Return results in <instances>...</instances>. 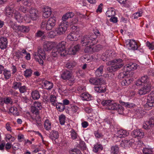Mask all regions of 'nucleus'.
<instances>
[{
  "label": "nucleus",
  "mask_w": 154,
  "mask_h": 154,
  "mask_svg": "<svg viewBox=\"0 0 154 154\" xmlns=\"http://www.w3.org/2000/svg\"><path fill=\"white\" fill-rule=\"evenodd\" d=\"M4 103L8 104H12L13 101L12 99L10 97H8L2 99L0 102V104H3Z\"/></svg>",
  "instance_id": "obj_26"
},
{
  "label": "nucleus",
  "mask_w": 154,
  "mask_h": 154,
  "mask_svg": "<svg viewBox=\"0 0 154 154\" xmlns=\"http://www.w3.org/2000/svg\"><path fill=\"white\" fill-rule=\"evenodd\" d=\"M56 18L55 17H51L47 21H42L41 24V27L43 29H45L50 30L53 28L56 24Z\"/></svg>",
  "instance_id": "obj_5"
},
{
  "label": "nucleus",
  "mask_w": 154,
  "mask_h": 154,
  "mask_svg": "<svg viewBox=\"0 0 154 154\" xmlns=\"http://www.w3.org/2000/svg\"><path fill=\"white\" fill-rule=\"evenodd\" d=\"M44 88L48 90H50L53 88L54 84L52 82L47 81H45L43 83Z\"/></svg>",
  "instance_id": "obj_28"
},
{
  "label": "nucleus",
  "mask_w": 154,
  "mask_h": 154,
  "mask_svg": "<svg viewBox=\"0 0 154 154\" xmlns=\"http://www.w3.org/2000/svg\"><path fill=\"white\" fill-rule=\"evenodd\" d=\"M144 111L140 108L137 109L135 110L134 115L136 117L140 119L143 117L144 115Z\"/></svg>",
  "instance_id": "obj_24"
},
{
  "label": "nucleus",
  "mask_w": 154,
  "mask_h": 154,
  "mask_svg": "<svg viewBox=\"0 0 154 154\" xmlns=\"http://www.w3.org/2000/svg\"><path fill=\"white\" fill-rule=\"evenodd\" d=\"M71 111L72 112L73 114H78L80 111L79 108L76 105H74L71 107Z\"/></svg>",
  "instance_id": "obj_48"
},
{
  "label": "nucleus",
  "mask_w": 154,
  "mask_h": 154,
  "mask_svg": "<svg viewBox=\"0 0 154 154\" xmlns=\"http://www.w3.org/2000/svg\"><path fill=\"white\" fill-rule=\"evenodd\" d=\"M142 13V12L141 11L137 12L133 14V17L134 19L137 18L141 16Z\"/></svg>",
  "instance_id": "obj_62"
},
{
  "label": "nucleus",
  "mask_w": 154,
  "mask_h": 154,
  "mask_svg": "<svg viewBox=\"0 0 154 154\" xmlns=\"http://www.w3.org/2000/svg\"><path fill=\"white\" fill-rule=\"evenodd\" d=\"M74 13L72 12L67 13L64 15L62 17V21L61 22H67L66 20L69 18H72L74 16Z\"/></svg>",
  "instance_id": "obj_27"
},
{
  "label": "nucleus",
  "mask_w": 154,
  "mask_h": 154,
  "mask_svg": "<svg viewBox=\"0 0 154 154\" xmlns=\"http://www.w3.org/2000/svg\"><path fill=\"white\" fill-rule=\"evenodd\" d=\"M141 82H143L144 85H148V84L151 85V84L150 82V79H149L147 75H144L142 76L140 79Z\"/></svg>",
  "instance_id": "obj_30"
},
{
  "label": "nucleus",
  "mask_w": 154,
  "mask_h": 154,
  "mask_svg": "<svg viewBox=\"0 0 154 154\" xmlns=\"http://www.w3.org/2000/svg\"><path fill=\"white\" fill-rule=\"evenodd\" d=\"M78 36L75 33H70L67 36V39L70 41H76Z\"/></svg>",
  "instance_id": "obj_31"
},
{
  "label": "nucleus",
  "mask_w": 154,
  "mask_h": 154,
  "mask_svg": "<svg viewBox=\"0 0 154 154\" xmlns=\"http://www.w3.org/2000/svg\"><path fill=\"white\" fill-rule=\"evenodd\" d=\"M9 111L10 112L12 113L13 114L16 116L19 115V112L17 109L16 107H11L9 109Z\"/></svg>",
  "instance_id": "obj_44"
},
{
  "label": "nucleus",
  "mask_w": 154,
  "mask_h": 154,
  "mask_svg": "<svg viewBox=\"0 0 154 154\" xmlns=\"http://www.w3.org/2000/svg\"><path fill=\"white\" fill-rule=\"evenodd\" d=\"M53 46L52 44L49 42L46 43L44 45V47L46 51L50 50L53 48Z\"/></svg>",
  "instance_id": "obj_42"
},
{
  "label": "nucleus",
  "mask_w": 154,
  "mask_h": 154,
  "mask_svg": "<svg viewBox=\"0 0 154 154\" xmlns=\"http://www.w3.org/2000/svg\"><path fill=\"white\" fill-rule=\"evenodd\" d=\"M50 101L51 104L54 106H55L56 104V102H57L56 97L54 95H51L50 97Z\"/></svg>",
  "instance_id": "obj_51"
},
{
  "label": "nucleus",
  "mask_w": 154,
  "mask_h": 154,
  "mask_svg": "<svg viewBox=\"0 0 154 154\" xmlns=\"http://www.w3.org/2000/svg\"><path fill=\"white\" fill-rule=\"evenodd\" d=\"M106 15L108 17H111L115 15L116 13L115 11L111 8L108 10L106 12Z\"/></svg>",
  "instance_id": "obj_45"
},
{
  "label": "nucleus",
  "mask_w": 154,
  "mask_h": 154,
  "mask_svg": "<svg viewBox=\"0 0 154 154\" xmlns=\"http://www.w3.org/2000/svg\"><path fill=\"white\" fill-rule=\"evenodd\" d=\"M103 66L102 65L97 69L95 72V74L96 76L99 77L102 75L103 71Z\"/></svg>",
  "instance_id": "obj_38"
},
{
  "label": "nucleus",
  "mask_w": 154,
  "mask_h": 154,
  "mask_svg": "<svg viewBox=\"0 0 154 154\" xmlns=\"http://www.w3.org/2000/svg\"><path fill=\"white\" fill-rule=\"evenodd\" d=\"M131 82V80L129 78H127L121 82V84L122 86H128Z\"/></svg>",
  "instance_id": "obj_43"
},
{
  "label": "nucleus",
  "mask_w": 154,
  "mask_h": 154,
  "mask_svg": "<svg viewBox=\"0 0 154 154\" xmlns=\"http://www.w3.org/2000/svg\"><path fill=\"white\" fill-rule=\"evenodd\" d=\"M80 97L83 100L89 101L91 100V95L87 93H83Z\"/></svg>",
  "instance_id": "obj_32"
},
{
  "label": "nucleus",
  "mask_w": 154,
  "mask_h": 154,
  "mask_svg": "<svg viewBox=\"0 0 154 154\" xmlns=\"http://www.w3.org/2000/svg\"><path fill=\"white\" fill-rule=\"evenodd\" d=\"M68 22H61L57 28L55 29L57 34L61 35L65 33L66 31L68 26Z\"/></svg>",
  "instance_id": "obj_9"
},
{
  "label": "nucleus",
  "mask_w": 154,
  "mask_h": 154,
  "mask_svg": "<svg viewBox=\"0 0 154 154\" xmlns=\"http://www.w3.org/2000/svg\"><path fill=\"white\" fill-rule=\"evenodd\" d=\"M42 108L41 103L36 101L34 102L33 106L31 107V112L33 115L32 119L33 120L35 121L37 125L39 126L41 125V118L39 115V110L41 109Z\"/></svg>",
  "instance_id": "obj_1"
},
{
  "label": "nucleus",
  "mask_w": 154,
  "mask_h": 154,
  "mask_svg": "<svg viewBox=\"0 0 154 154\" xmlns=\"http://www.w3.org/2000/svg\"><path fill=\"white\" fill-rule=\"evenodd\" d=\"M99 34V31L97 33L91 35H85L82 38L81 43L83 46H86L89 44H94L96 43L95 39L97 38L96 34Z\"/></svg>",
  "instance_id": "obj_4"
},
{
  "label": "nucleus",
  "mask_w": 154,
  "mask_h": 154,
  "mask_svg": "<svg viewBox=\"0 0 154 154\" xmlns=\"http://www.w3.org/2000/svg\"><path fill=\"white\" fill-rule=\"evenodd\" d=\"M44 127L47 131L50 130L51 128V122L48 119L45 120L44 123Z\"/></svg>",
  "instance_id": "obj_34"
},
{
  "label": "nucleus",
  "mask_w": 154,
  "mask_h": 154,
  "mask_svg": "<svg viewBox=\"0 0 154 154\" xmlns=\"http://www.w3.org/2000/svg\"><path fill=\"white\" fill-rule=\"evenodd\" d=\"M129 133L126 131L121 129L117 131L116 136L119 138L125 137Z\"/></svg>",
  "instance_id": "obj_20"
},
{
  "label": "nucleus",
  "mask_w": 154,
  "mask_h": 154,
  "mask_svg": "<svg viewBox=\"0 0 154 154\" xmlns=\"http://www.w3.org/2000/svg\"><path fill=\"white\" fill-rule=\"evenodd\" d=\"M108 109L116 110L120 114H122L124 110V108L121 105L116 103H112L109 106Z\"/></svg>",
  "instance_id": "obj_10"
},
{
  "label": "nucleus",
  "mask_w": 154,
  "mask_h": 154,
  "mask_svg": "<svg viewBox=\"0 0 154 154\" xmlns=\"http://www.w3.org/2000/svg\"><path fill=\"white\" fill-rule=\"evenodd\" d=\"M111 153L112 154H118L119 152V148L117 145L112 146L110 150Z\"/></svg>",
  "instance_id": "obj_46"
},
{
  "label": "nucleus",
  "mask_w": 154,
  "mask_h": 154,
  "mask_svg": "<svg viewBox=\"0 0 154 154\" xmlns=\"http://www.w3.org/2000/svg\"><path fill=\"white\" fill-rule=\"evenodd\" d=\"M89 82L91 84L94 85H101L105 83V81L102 78H92L90 79Z\"/></svg>",
  "instance_id": "obj_11"
},
{
  "label": "nucleus",
  "mask_w": 154,
  "mask_h": 154,
  "mask_svg": "<svg viewBox=\"0 0 154 154\" xmlns=\"http://www.w3.org/2000/svg\"><path fill=\"white\" fill-rule=\"evenodd\" d=\"M29 13L30 17L32 20H36L38 18V11L36 10L31 8Z\"/></svg>",
  "instance_id": "obj_17"
},
{
  "label": "nucleus",
  "mask_w": 154,
  "mask_h": 154,
  "mask_svg": "<svg viewBox=\"0 0 154 154\" xmlns=\"http://www.w3.org/2000/svg\"><path fill=\"white\" fill-rule=\"evenodd\" d=\"M27 90V88L25 85H23L19 89L20 92L21 93H23L26 92Z\"/></svg>",
  "instance_id": "obj_59"
},
{
  "label": "nucleus",
  "mask_w": 154,
  "mask_h": 154,
  "mask_svg": "<svg viewBox=\"0 0 154 154\" xmlns=\"http://www.w3.org/2000/svg\"><path fill=\"white\" fill-rule=\"evenodd\" d=\"M119 103L121 105H123L125 107L130 108L134 107L136 106V105L133 103L128 102L125 103L122 100L119 101Z\"/></svg>",
  "instance_id": "obj_40"
},
{
  "label": "nucleus",
  "mask_w": 154,
  "mask_h": 154,
  "mask_svg": "<svg viewBox=\"0 0 154 154\" xmlns=\"http://www.w3.org/2000/svg\"><path fill=\"white\" fill-rule=\"evenodd\" d=\"M108 65L111 66L107 68V71L112 73L121 69L124 65L123 60L120 59H115L109 61L107 63Z\"/></svg>",
  "instance_id": "obj_2"
},
{
  "label": "nucleus",
  "mask_w": 154,
  "mask_h": 154,
  "mask_svg": "<svg viewBox=\"0 0 154 154\" xmlns=\"http://www.w3.org/2000/svg\"><path fill=\"white\" fill-rule=\"evenodd\" d=\"M95 90L99 93H104L106 91V88L104 86H98L94 87Z\"/></svg>",
  "instance_id": "obj_41"
},
{
  "label": "nucleus",
  "mask_w": 154,
  "mask_h": 154,
  "mask_svg": "<svg viewBox=\"0 0 154 154\" xmlns=\"http://www.w3.org/2000/svg\"><path fill=\"white\" fill-rule=\"evenodd\" d=\"M154 127V118H151L146 121L143 125V128L145 129H149Z\"/></svg>",
  "instance_id": "obj_14"
},
{
  "label": "nucleus",
  "mask_w": 154,
  "mask_h": 154,
  "mask_svg": "<svg viewBox=\"0 0 154 154\" xmlns=\"http://www.w3.org/2000/svg\"><path fill=\"white\" fill-rule=\"evenodd\" d=\"M32 72V70L31 69H27L24 71V75L26 77H29L31 76Z\"/></svg>",
  "instance_id": "obj_53"
},
{
  "label": "nucleus",
  "mask_w": 154,
  "mask_h": 154,
  "mask_svg": "<svg viewBox=\"0 0 154 154\" xmlns=\"http://www.w3.org/2000/svg\"><path fill=\"white\" fill-rule=\"evenodd\" d=\"M112 54V52L109 50H107L103 53L101 57V59L103 61H106L110 57Z\"/></svg>",
  "instance_id": "obj_23"
},
{
  "label": "nucleus",
  "mask_w": 154,
  "mask_h": 154,
  "mask_svg": "<svg viewBox=\"0 0 154 154\" xmlns=\"http://www.w3.org/2000/svg\"><path fill=\"white\" fill-rule=\"evenodd\" d=\"M123 142L125 147H129L132 145L134 143L135 141L132 138L130 139L125 140Z\"/></svg>",
  "instance_id": "obj_29"
},
{
  "label": "nucleus",
  "mask_w": 154,
  "mask_h": 154,
  "mask_svg": "<svg viewBox=\"0 0 154 154\" xmlns=\"http://www.w3.org/2000/svg\"><path fill=\"white\" fill-rule=\"evenodd\" d=\"M147 102L144 107L146 110H149L152 109L154 105V92L151 93L147 97Z\"/></svg>",
  "instance_id": "obj_7"
},
{
  "label": "nucleus",
  "mask_w": 154,
  "mask_h": 154,
  "mask_svg": "<svg viewBox=\"0 0 154 154\" xmlns=\"http://www.w3.org/2000/svg\"><path fill=\"white\" fill-rule=\"evenodd\" d=\"M8 41L6 38L1 37L0 38V48L1 49H4L7 46Z\"/></svg>",
  "instance_id": "obj_18"
},
{
  "label": "nucleus",
  "mask_w": 154,
  "mask_h": 154,
  "mask_svg": "<svg viewBox=\"0 0 154 154\" xmlns=\"http://www.w3.org/2000/svg\"><path fill=\"white\" fill-rule=\"evenodd\" d=\"M22 85V83L19 82H14L13 84L12 88L15 89H17L20 88Z\"/></svg>",
  "instance_id": "obj_52"
},
{
  "label": "nucleus",
  "mask_w": 154,
  "mask_h": 154,
  "mask_svg": "<svg viewBox=\"0 0 154 154\" xmlns=\"http://www.w3.org/2000/svg\"><path fill=\"white\" fill-rule=\"evenodd\" d=\"M70 133L71 139L75 140L77 138V133L74 129H72L70 131Z\"/></svg>",
  "instance_id": "obj_57"
},
{
  "label": "nucleus",
  "mask_w": 154,
  "mask_h": 154,
  "mask_svg": "<svg viewBox=\"0 0 154 154\" xmlns=\"http://www.w3.org/2000/svg\"><path fill=\"white\" fill-rule=\"evenodd\" d=\"M146 46L148 47L149 48L152 50L154 49V43H150L149 42H147L146 43Z\"/></svg>",
  "instance_id": "obj_63"
},
{
  "label": "nucleus",
  "mask_w": 154,
  "mask_h": 154,
  "mask_svg": "<svg viewBox=\"0 0 154 154\" xmlns=\"http://www.w3.org/2000/svg\"><path fill=\"white\" fill-rule=\"evenodd\" d=\"M61 78L64 80H68L71 82H73L75 81L74 76H72L71 72L66 70L63 72L61 75Z\"/></svg>",
  "instance_id": "obj_8"
},
{
  "label": "nucleus",
  "mask_w": 154,
  "mask_h": 154,
  "mask_svg": "<svg viewBox=\"0 0 154 154\" xmlns=\"http://www.w3.org/2000/svg\"><path fill=\"white\" fill-rule=\"evenodd\" d=\"M66 117L64 115H60L59 117L60 122L61 125H63L65 122Z\"/></svg>",
  "instance_id": "obj_56"
},
{
  "label": "nucleus",
  "mask_w": 154,
  "mask_h": 154,
  "mask_svg": "<svg viewBox=\"0 0 154 154\" xmlns=\"http://www.w3.org/2000/svg\"><path fill=\"white\" fill-rule=\"evenodd\" d=\"M151 85L149 84L143 85V87L138 91V93L140 95L145 94L149 93L150 91Z\"/></svg>",
  "instance_id": "obj_13"
},
{
  "label": "nucleus",
  "mask_w": 154,
  "mask_h": 154,
  "mask_svg": "<svg viewBox=\"0 0 154 154\" xmlns=\"http://www.w3.org/2000/svg\"><path fill=\"white\" fill-rule=\"evenodd\" d=\"M22 52L23 54L26 55V59L28 60L30 59V54L27 53L26 50L23 49L22 50Z\"/></svg>",
  "instance_id": "obj_60"
},
{
  "label": "nucleus",
  "mask_w": 154,
  "mask_h": 154,
  "mask_svg": "<svg viewBox=\"0 0 154 154\" xmlns=\"http://www.w3.org/2000/svg\"><path fill=\"white\" fill-rule=\"evenodd\" d=\"M80 46L79 45H77L72 48H70L69 49V51L70 54H75L80 49Z\"/></svg>",
  "instance_id": "obj_33"
},
{
  "label": "nucleus",
  "mask_w": 154,
  "mask_h": 154,
  "mask_svg": "<svg viewBox=\"0 0 154 154\" xmlns=\"http://www.w3.org/2000/svg\"><path fill=\"white\" fill-rule=\"evenodd\" d=\"M93 52H98L101 49V47L100 45L95 46L93 47Z\"/></svg>",
  "instance_id": "obj_64"
},
{
  "label": "nucleus",
  "mask_w": 154,
  "mask_h": 154,
  "mask_svg": "<svg viewBox=\"0 0 154 154\" xmlns=\"http://www.w3.org/2000/svg\"><path fill=\"white\" fill-rule=\"evenodd\" d=\"M55 106L57 110L60 112L63 111L66 108L65 106L61 103H57Z\"/></svg>",
  "instance_id": "obj_39"
},
{
  "label": "nucleus",
  "mask_w": 154,
  "mask_h": 154,
  "mask_svg": "<svg viewBox=\"0 0 154 154\" xmlns=\"http://www.w3.org/2000/svg\"><path fill=\"white\" fill-rule=\"evenodd\" d=\"M9 25L14 30H17V26L15 25V23H13L11 21L9 23Z\"/></svg>",
  "instance_id": "obj_61"
},
{
  "label": "nucleus",
  "mask_w": 154,
  "mask_h": 154,
  "mask_svg": "<svg viewBox=\"0 0 154 154\" xmlns=\"http://www.w3.org/2000/svg\"><path fill=\"white\" fill-rule=\"evenodd\" d=\"M137 67V65L135 63H130L124 66V69L125 72H128L131 70L136 69Z\"/></svg>",
  "instance_id": "obj_15"
},
{
  "label": "nucleus",
  "mask_w": 154,
  "mask_h": 154,
  "mask_svg": "<svg viewBox=\"0 0 154 154\" xmlns=\"http://www.w3.org/2000/svg\"><path fill=\"white\" fill-rule=\"evenodd\" d=\"M32 98L34 100L38 99L40 97V95L38 91L37 90L32 91L31 93Z\"/></svg>",
  "instance_id": "obj_35"
},
{
  "label": "nucleus",
  "mask_w": 154,
  "mask_h": 154,
  "mask_svg": "<svg viewBox=\"0 0 154 154\" xmlns=\"http://www.w3.org/2000/svg\"><path fill=\"white\" fill-rule=\"evenodd\" d=\"M67 54V53L65 50L64 43L62 42L59 43L57 47L52 50L51 55L52 57L55 58L59 56H65Z\"/></svg>",
  "instance_id": "obj_3"
},
{
  "label": "nucleus",
  "mask_w": 154,
  "mask_h": 154,
  "mask_svg": "<svg viewBox=\"0 0 154 154\" xmlns=\"http://www.w3.org/2000/svg\"><path fill=\"white\" fill-rule=\"evenodd\" d=\"M3 74L5 79H9L11 76V73L10 71H8L6 69L4 70Z\"/></svg>",
  "instance_id": "obj_50"
},
{
  "label": "nucleus",
  "mask_w": 154,
  "mask_h": 154,
  "mask_svg": "<svg viewBox=\"0 0 154 154\" xmlns=\"http://www.w3.org/2000/svg\"><path fill=\"white\" fill-rule=\"evenodd\" d=\"M79 147L82 150L86 149V146L85 142L82 141H80L79 144Z\"/></svg>",
  "instance_id": "obj_54"
},
{
  "label": "nucleus",
  "mask_w": 154,
  "mask_h": 154,
  "mask_svg": "<svg viewBox=\"0 0 154 154\" xmlns=\"http://www.w3.org/2000/svg\"><path fill=\"white\" fill-rule=\"evenodd\" d=\"M15 17L17 20L19 22H20L22 21L23 17L22 16L21 14L18 12L15 14Z\"/></svg>",
  "instance_id": "obj_49"
},
{
  "label": "nucleus",
  "mask_w": 154,
  "mask_h": 154,
  "mask_svg": "<svg viewBox=\"0 0 154 154\" xmlns=\"http://www.w3.org/2000/svg\"><path fill=\"white\" fill-rule=\"evenodd\" d=\"M103 149V147L101 144H96L94 145L93 151L95 152H97L99 151H101Z\"/></svg>",
  "instance_id": "obj_36"
},
{
  "label": "nucleus",
  "mask_w": 154,
  "mask_h": 154,
  "mask_svg": "<svg viewBox=\"0 0 154 154\" xmlns=\"http://www.w3.org/2000/svg\"><path fill=\"white\" fill-rule=\"evenodd\" d=\"M142 151L143 154H152L153 152L151 149L146 148H144Z\"/></svg>",
  "instance_id": "obj_55"
},
{
  "label": "nucleus",
  "mask_w": 154,
  "mask_h": 154,
  "mask_svg": "<svg viewBox=\"0 0 154 154\" xmlns=\"http://www.w3.org/2000/svg\"><path fill=\"white\" fill-rule=\"evenodd\" d=\"M34 57L39 64L43 65L44 62L42 60H45V52L42 49L40 48L38 49V52H35L34 54Z\"/></svg>",
  "instance_id": "obj_6"
},
{
  "label": "nucleus",
  "mask_w": 154,
  "mask_h": 154,
  "mask_svg": "<svg viewBox=\"0 0 154 154\" xmlns=\"http://www.w3.org/2000/svg\"><path fill=\"white\" fill-rule=\"evenodd\" d=\"M30 30L29 27L28 26L23 25L17 26L18 32H21L24 33L28 32Z\"/></svg>",
  "instance_id": "obj_21"
},
{
  "label": "nucleus",
  "mask_w": 154,
  "mask_h": 154,
  "mask_svg": "<svg viewBox=\"0 0 154 154\" xmlns=\"http://www.w3.org/2000/svg\"><path fill=\"white\" fill-rule=\"evenodd\" d=\"M131 135L134 137H137L138 139H139L143 137L144 133L141 130L136 129L132 131Z\"/></svg>",
  "instance_id": "obj_12"
},
{
  "label": "nucleus",
  "mask_w": 154,
  "mask_h": 154,
  "mask_svg": "<svg viewBox=\"0 0 154 154\" xmlns=\"http://www.w3.org/2000/svg\"><path fill=\"white\" fill-rule=\"evenodd\" d=\"M59 136L58 131L55 130H52L50 133L49 137L52 140L57 139Z\"/></svg>",
  "instance_id": "obj_25"
},
{
  "label": "nucleus",
  "mask_w": 154,
  "mask_h": 154,
  "mask_svg": "<svg viewBox=\"0 0 154 154\" xmlns=\"http://www.w3.org/2000/svg\"><path fill=\"white\" fill-rule=\"evenodd\" d=\"M128 49L133 50H135L137 49L138 48V45L134 40L130 39L129 40V43L127 45Z\"/></svg>",
  "instance_id": "obj_16"
},
{
  "label": "nucleus",
  "mask_w": 154,
  "mask_h": 154,
  "mask_svg": "<svg viewBox=\"0 0 154 154\" xmlns=\"http://www.w3.org/2000/svg\"><path fill=\"white\" fill-rule=\"evenodd\" d=\"M43 16L45 18H47L50 17L51 14V8L47 6L44 7L43 9Z\"/></svg>",
  "instance_id": "obj_19"
},
{
  "label": "nucleus",
  "mask_w": 154,
  "mask_h": 154,
  "mask_svg": "<svg viewBox=\"0 0 154 154\" xmlns=\"http://www.w3.org/2000/svg\"><path fill=\"white\" fill-rule=\"evenodd\" d=\"M111 101L110 100H104L102 102L101 104L103 106H107V108L109 106L110 104Z\"/></svg>",
  "instance_id": "obj_58"
},
{
  "label": "nucleus",
  "mask_w": 154,
  "mask_h": 154,
  "mask_svg": "<svg viewBox=\"0 0 154 154\" xmlns=\"http://www.w3.org/2000/svg\"><path fill=\"white\" fill-rule=\"evenodd\" d=\"M92 43L91 44H89V46H86L85 48L84 51L86 53H93V47L92 45H93Z\"/></svg>",
  "instance_id": "obj_47"
},
{
  "label": "nucleus",
  "mask_w": 154,
  "mask_h": 154,
  "mask_svg": "<svg viewBox=\"0 0 154 154\" xmlns=\"http://www.w3.org/2000/svg\"><path fill=\"white\" fill-rule=\"evenodd\" d=\"M76 63L74 61H70L66 63V66L67 68L71 70L75 66Z\"/></svg>",
  "instance_id": "obj_37"
},
{
  "label": "nucleus",
  "mask_w": 154,
  "mask_h": 154,
  "mask_svg": "<svg viewBox=\"0 0 154 154\" xmlns=\"http://www.w3.org/2000/svg\"><path fill=\"white\" fill-rule=\"evenodd\" d=\"M15 6V5L12 4L6 7L5 8L6 14L7 16L11 15L13 12V9Z\"/></svg>",
  "instance_id": "obj_22"
}]
</instances>
